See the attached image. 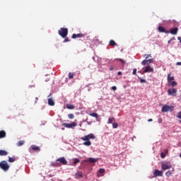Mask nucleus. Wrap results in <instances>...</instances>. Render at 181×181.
Segmentation results:
<instances>
[{
	"instance_id": "nucleus-36",
	"label": "nucleus",
	"mask_w": 181,
	"mask_h": 181,
	"mask_svg": "<svg viewBox=\"0 0 181 181\" xmlns=\"http://www.w3.org/2000/svg\"><path fill=\"white\" fill-rule=\"evenodd\" d=\"M148 64H149V63H152L153 62V59H146Z\"/></svg>"
},
{
	"instance_id": "nucleus-28",
	"label": "nucleus",
	"mask_w": 181,
	"mask_h": 181,
	"mask_svg": "<svg viewBox=\"0 0 181 181\" xmlns=\"http://www.w3.org/2000/svg\"><path fill=\"white\" fill-rule=\"evenodd\" d=\"M15 160H16V158H12V157L8 158V162L12 163V162H15Z\"/></svg>"
},
{
	"instance_id": "nucleus-27",
	"label": "nucleus",
	"mask_w": 181,
	"mask_h": 181,
	"mask_svg": "<svg viewBox=\"0 0 181 181\" xmlns=\"http://www.w3.org/2000/svg\"><path fill=\"white\" fill-rule=\"evenodd\" d=\"M74 74L70 72V73L69 74V78L70 80H71V78H74Z\"/></svg>"
},
{
	"instance_id": "nucleus-12",
	"label": "nucleus",
	"mask_w": 181,
	"mask_h": 181,
	"mask_svg": "<svg viewBox=\"0 0 181 181\" xmlns=\"http://www.w3.org/2000/svg\"><path fill=\"white\" fill-rule=\"evenodd\" d=\"M178 30H179V28H177V27H175L170 30V33H171V35H177Z\"/></svg>"
},
{
	"instance_id": "nucleus-14",
	"label": "nucleus",
	"mask_w": 181,
	"mask_h": 181,
	"mask_svg": "<svg viewBox=\"0 0 181 181\" xmlns=\"http://www.w3.org/2000/svg\"><path fill=\"white\" fill-rule=\"evenodd\" d=\"M168 82L172 83L175 80V76H172V74H169L167 76Z\"/></svg>"
},
{
	"instance_id": "nucleus-4",
	"label": "nucleus",
	"mask_w": 181,
	"mask_h": 181,
	"mask_svg": "<svg viewBox=\"0 0 181 181\" xmlns=\"http://www.w3.org/2000/svg\"><path fill=\"white\" fill-rule=\"evenodd\" d=\"M0 168L2 169V170H4V172H6L9 170V165H8V163L6 160H3L0 163Z\"/></svg>"
},
{
	"instance_id": "nucleus-1",
	"label": "nucleus",
	"mask_w": 181,
	"mask_h": 181,
	"mask_svg": "<svg viewBox=\"0 0 181 181\" xmlns=\"http://www.w3.org/2000/svg\"><path fill=\"white\" fill-rule=\"evenodd\" d=\"M81 139L82 141H85V142L83 143V145H85V146H90L91 141H90V139H95V136H94V134H89L86 136L81 137Z\"/></svg>"
},
{
	"instance_id": "nucleus-48",
	"label": "nucleus",
	"mask_w": 181,
	"mask_h": 181,
	"mask_svg": "<svg viewBox=\"0 0 181 181\" xmlns=\"http://www.w3.org/2000/svg\"><path fill=\"white\" fill-rule=\"evenodd\" d=\"M117 74H118V76H121V74H122L121 71H119V72L117 73Z\"/></svg>"
},
{
	"instance_id": "nucleus-19",
	"label": "nucleus",
	"mask_w": 181,
	"mask_h": 181,
	"mask_svg": "<svg viewBox=\"0 0 181 181\" xmlns=\"http://www.w3.org/2000/svg\"><path fill=\"white\" fill-rule=\"evenodd\" d=\"M115 122V118L114 117H109L107 124H114Z\"/></svg>"
},
{
	"instance_id": "nucleus-7",
	"label": "nucleus",
	"mask_w": 181,
	"mask_h": 181,
	"mask_svg": "<svg viewBox=\"0 0 181 181\" xmlns=\"http://www.w3.org/2000/svg\"><path fill=\"white\" fill-rule=\"evenodd\" d=\"M173 106H169L167 105H165L163 106L161 111L162 112H168L169 111H173Z\"/></svg>"
},
{
	"instance_id": "nucleus-6",
	"label": "nucleus",
	"mask_w": 181,
	"mask_h": 181,
	"mask_svg": "<svg viewBox=\"0 0 181 181\" xmlns=\"http://www.w3.org/2000/svg\"><path fill=\"white\" fill-rule=\"evenodd\" d=\"M168 95H172L173 97H176L177 95V89L176 88H170L168 90Z\"/></svg>"
},
{
	"instance_id": "nucleus-43",
	"label": "nucleus",
	"mask_w": 181,
	"mask_h": 181,
	"mask_svg": "<svg viewBox=\"0 0 181 181\" xmlns=\"http://www.w3.org/2000/svg\"><path fill=\"white\" fill-rule=\"evenodd\" d=\"M119 62H121V63H122L123 64H125V61H124V59H119Z\"/></svg>"
},
{
	"instance_id": "nucleus-46",
	"label": "nucleus",
	"mask_w": 181,
	"mask_h": 181,
	"mask_svg": "<svg viewBox=\"0 0 181 181\" xmlns=\"http://www.w3.org/2000/svg\"><path fill=\"white\" fill-rule=\"evenodd\" d=\"M38 100H39V98H35V103H37Z\"/></svg>"
},
{
	"instance_id": "nucleus-50",
	"label": "nucleus",
	"mask_w": 181,
	"mask_h": 181,
	"mask_svg": "<svg viewBox=\"0 0 181 181\" xmlns=\"http://www.w3.org/2000/svg\"><path fill=\"white\" fill-rule=\"evenodd\" d=\"M180 124H181V120H180Z\"/></svg>"
},
{
	"instance_id": "nucleus-3",
	"label": "nucleus",
	"mask_w": 181,
	"mask_h": 181,
	"mask_svg": "<svg viewBox=\"0 0 181 181\" xmlns=\"http://www.w3.org/2000/svg\"><path fill=\"white\" fill-rule=\"evenodd\" d=\"M56 163L54 164V166H60L61 165H66L68 163L67 160L64 157H60L56 160Z\"/></svg>"
},
{
	"instance_id": "nucleus-39",
	"label": "nucleus",
	"mask_w": 181,
	"mask_h": 181,
	"mask_svg": "<svg viewBox=\"0 0 181 181\" xmlns=\"http://www.w3.org/2000/svg\"><path fill=\"white\" fill-rule=\"evenodd\" d=\"M67 42H70V40L69 39V37H66L64 40V42L66 43Z\"/></svg>"
},
{
	"instance_id": "nucleus-18",
	"label": "nucleus",
	"mask_w": 181,
	"mask_h": 181,
	"mask_svg": "<svg viewBox=\"0 0 181 181\" xmlns=\"http://www.w3.org/2000/svg\"><path fill=\"white\" fill-rule=\"evenodd\" d=\"M88 115H90V117H93V118H98V114L96 112L88 113Z\"/></svg>"
},
{
	"instance_id": "nucleus-33",
	"label": "nucleus",
	"mask_w": 181,
	"mask_h": 181,
	"mask_svg": "<svg viewBox=\"0 0 181 181\" xmlns=\"http://www.w3.org/2000/svg\"><path fill=\"white\" fill-rule=\"evenodd\" d=\"M79 162H80V159L75 158L74 161V165H77V163H79Z\"/></svg>"
},
{
	"instance_id": "nucleus-24",
	"label": "nucleus",
	"mask_w": 181,
	"mask_h": 181,
	"mask_svg": "<svg viewBox=\"0 0 181 181\" xmlns=\"http://www.w3.org/2000/svg\"><path fill=\"white\" fill-rule=\"evenodd\" d=\"M109 45L110 46H117V42H115V41L114 40H111L110 42H109Z\"/></svg>"
},
{
	"instance_id": "nucleus-34",
	"label": "nucleus",
	"mask_w": 181,
	"mask_h": 181,
	"mask_svg": "<svg viewBox=\"0 0 181 181\" xmlns=\"http://www.w3.org/2000/svg\"><path fill=\"white\" fill-rule=\"evenodd\" d=\"M105 173V170L103 169V168H100L99 170V173H100V175H103V173Z\"/></svg>"
},
{
	"instance_id": "nucleus-11",
	"label": "nucleus",
	"mask_w": 181,
	"mask_h": 181,
	"mask_svg": "<svg viewBox=\"0 0 181 181\" xmlns=\"http://www.w3.org/2000/svg\"><path fill=\"white\" fill-rule=\"evenodd\" d=\"M144 73H153V68L151 67V66H146Z\"/></svg>"
},
{
	"instance_id": "nucleus-26",
	"label": "nucleus",
	"mask_w": 181,
	"mask_h": 181,
	"mask_svg": "<svg viewBox=\"0 0 181 181\" xmlns=\"http://www.w3.org/2000/svg\"><path fill=\"white\" fill-rule=\"evenodd\" d=\"M112 128L114 129L118 128V123H117L116 122H115L114 123H112Z\"/></svg>"
},
{
	"instance_id": "nucleus-15",
	"label": "nucleus",
	"mask_w": 181,
	"mask_h": 181,
	"mask_svg": "<svg viewBox=\"0 0 181 181\" xmlns=\"http://www.w3.org/2000/svg\"><path fill=\"white\" fill-rule=\"evenodd\" d=\"M158 31L160 32L161 33H169V31H166V30L162 27V26H158Z\"/></svg>"
},
{
	"instance_id": "nucleus-32",
	"label": "nucleus",
	"mask_w": 181,
	"mask_h": 181,
	"mask_svg": "<svg viewBox=\"0 0 181 181\" xmlns=\"http://www.w3.org/2000/svg\"><path fill=\"white\" fill-rule=\"evenodd\" d=\"M141 64L142 66H146V64H148V61L146 59H144V61H142Z\"/></svg>"
},
{
	"instance_id": "nucleus-45",
	"label": "nucleus",
	"mask_w": 181,
	"mask_h": 181,
	"mask_svg": "<svg viewBox=\"0 0 181 181\" xmlns=\"http://www.w3.org/2000/svg\"><path fill=\"white\" fill-rule=\"evenodd\" d=\"M153 121V119H148V122H152Z\"/></svg>"
},
{
	"instance_id": "nucleus-40",
	"label": "nucleus",
	"mask_w": 181,
	"mask_h": 181,
	"mask_svg": "<svg viewBox=\"0 0 181 181\" xmlns=\"http://www.w3.org/2000/svg\"><path fill=\"white\" fill-rule=\"evenodd\" d=\"M132 74H134V76H136V69H133Z\"/></svg>"
},
{
	"instance_id": "nucleus-16",
	"label": "nucleus",
	"mask_w": 181,
	"mask_h": 181,
	"mask_svg": "<svg viewBox=\"0 0 181 181\" xmlns=\"http://www.w3.org/2000/svg\"><path fill=\"white\" fill-rule=\"evenodd\" d=\"M76 179H80V177H83V173L81 171H78L75 174Z\"/></svg>"
},
{
	"instance_id": "nucleus-51",
	"label": "nucleus",
	"mask_w": 181,
	"mask_h": 181,
	"mask_svg": "<svg viewBox=\"0 0 181 181\" xmlns=\"http://www.w3.org/2000/svg\"><path fill=\"white\" fill-rule=\"evenodd\" d=\"M51 95H48V97H49Z\"/></svg>"
},
{
	"instance_id": "nucleus-29",
	"label": "nucleus",
	"mask_w": 181,
	"mask_h": 181,
	"mask_svg": "<svg viewBox=\"0 0 181 181\" xmlns=\"http://www.w3.org/2000/svg\"><path fill=\"white\" fill-rule=\"evenodd\" d=\"M172 175V172H170V170H168L165 173V176H167L168 177H169V176Z\"/></svg>"
},
{
	"instance_id": "nucleus-23",
	"label": "nucleus",
	"mask_w": 181,
	"mask_h": 181,
	"mask_svg": "<svg viewBox=\"0 0 181 181\" xmlns=\"http://www.w3.org/2000/svg\"><path fill=\"white\" fill-rule=\"evenodd\" d=\"M48 104H49V105H51L52 107H53V105H54V100H53V98L48 99Z\"/></svg>"
},
{
	"instance_id": "nucleus-42",
	"label": "nucleus",
	"mask_w": 181,
	"mask_h": 181,
	"mask_svg": "<svg viewBox=\"0 0 181 181\" xmlns=\"http://www.w3.org/2000/svg\"><path fill=\"white\" fill-rule=\"evenodd\" d=\"M111 89L113 90V91H117V86H112Z\"/></svg>"
},
{
	"instance_id": "nucleus-2",
	"label": "nucleus",
	"mask_w": 181,
	"mask_h": 181,
	"mask_svg": "<svg viewBox=\"0 0 181 181\" xmlns=\"http://www.w3.org/2000/svg\"><path fill=\"white\" fill-rule=\"evenodd\" d=\"M58 35H59L61 37H66L67 35H69V29L67 28H61L58 30Z\"/></svg>"
},
{
	"instance_id": "nucleus-13",
	"label": "nucleus",
	"mask_w": 181,
	"mask_h": 181,
	"mask_svg": "<svg viewBox=\"0 0 181 181\" xmlns=\"http://www.w3.org/2000/svg\"><path fill=\"white\" fill-rule=\"evenodd\" d=\"M76 37H84V34L83 33L73 34L71 36L72 39H76Z\"/></svg>"
},
{
	"instance_id": "nucleus-35",
	"label": "nucleus",
	"mask_w": 181,
	"mask_h": 181,
	"mask_svg": "<svg viewBox=\"0 0 181 181\" xmlns=\"http://www.w3.org/2000/svg\"><path fill=\"white\" fill-rule=\"evenodd\" d=\"M139 79L140 80V83H146V80L142 79L141 77H139Z\"/></svg>"
},
{
	"instance_id": "nucleus-22",
	"label": "nucleus",
	"mask_w": 181,
	"mask_h": 181,
	"mask_svg": "<svg viewBox=\"0 0 181 181\" xmlns=\"http://www.w3.org/2000/svg\"><path fill=\"white\" fill-rule=\"evenodd\" d=\"M98 160V158H88V162L90 163H95Z\"/></svg>"
},
{
	"instance_id": "nucleus-47",
	"label": "nucleus",
	"mask_w": 181,
	"mask_h": 181,
	"mask_svg": "<svg viewBox=\"0 0 181 181\" xmlns=\"http://www.w3.org/2000/svg\"><path fill=\"white\" fill-rule=\"evenodd\" d=\"M170 40H171V42H172L173 40H175V37H173L170 38Z\"/></svg>"
},
{
	"instance_id": "nucleus-21",
	"label": "nucleus",
	"mask_w": 181,
	"mask_h": 181,
	"mask_svg": "<svg viewBox=\"0 0 181 181\" xmlns=\"http://www.w3.org/2000/svg\"><path fill=\"white\" fill-rule=\"evenodd\" d=\"M8 155V152L4 150H0V156H6Z\"/></svg>"
},
{
	"instance_id": "nucleus-52",
	"label": "nucleus",
	"mask_w": 181,
	"mask_h": 181,
	"mask_svg": "<svg viewBox=\"0 0 181 181\" xmlns=\"http://www.w3.org/2000/svg\"><path fill=\"white\" fill-rule=\"evenodd\" d=\"M62 129H64V128H62Z\"/></svg>"
},
{
	"instance_id": "nucleus-25",
	"label": "nucleus",
	"mask_w": 181,
	"mask_h": 181,
	"mask_svg": "<svg viewBox=\"0 0 181 181\" xmlns=\"http://www.w3.org/2000/svg\"><path fill=\"white\" fill-rule=\"evenodd\" d=\"M23 144H25V141L23 140H20L18 144H17V146H22V145H23Z\"/></svg>"
},
{
	"instance_id": "nucleus-17",
	"label": "nucleus",
	"mask_w": 181,
	"mask_h": 181,
	"mask_svg": "<svg viewBox=\"0 0 181 181\" xmlns=\"http://www.w3.org/2000/svg\"><path fill=\"white\" fill-rule=\"evenodd\" d=\"M6 136V132L4 130L0 131V139H2V138H5Z\"/></svg>"
},
{
	"instance_id": "nucleus-44",
	"label": "nucleus",
	"mask_w": 181,
	"mask_h": 181,
	"mask_svg": "<svg viewBox=\"0 0 181 181\" xmlns=\"http://www.w3.org/2000/svg\"><path fill=\"white\" fill-rule=\"evenodd\" d=\"M176 65H177V66H181V62H177V63H176Z\"/></svg>"
},
{
	"instance_id": "nucleus-30",
	"label": "nucleus",
	"mask_w": 181,
	"mask_h": 181,
	"mask_svg": "<svg viewBox=\"0 0 181 181\" xmlns=\"http://www.w3.org/2000/svg\"><path fill=\"white\" fill-rule=\"evenodd\" d=\"M171 86L172 87H176V86H177V82L173 81V82H171Z\"/></svg>"
},
{
	"instance_id": "nucleus-5",
	"label": "nucleus",
	"mask_w": 181,
	"mask_h": 181,
	"mask_svg": "<svg viewBox=\"0 0 181 181\" xmlns=\"http://www.w3.org/2000/svg\"><path fill=\"white\" fill-rule=\"evenodd\" d=\"M28 151H29V152H30V153H33V152H40V147L35 146V145H32L29 148Z\"/></svg>"
},
{
	"instance_id": "nucleus-20",
	"label": "nucleus",
	"mask_w": 181,
	"mask_h": 181,
	"mask_svg": "<svg viewBox=\"0 0 181 181\" xmlns=\"http://www.w3.org/2000/svg\"><path fill=\"white\" fill-rule=\"evenodd\" d=\"M66 108L68 110H74V108H76V106L74 105L67 104L66 105Z\"/></svg>"
},
{
	"instance_id": "nucleus-41",
	"label": "nucleus",
	"mask_w": 181,
	"mask_h": 181,
	"mask_svg": "<svg viewBox=\"0 0 181 181\" xmlns=\"http://www.w3.org/2000/svg\"><path fill=\"white\" fill-rule=\"evenodd\" d=\"M144 57H146V59H148V57H151V54H144Z\"/></svg>"
},
{
	"instance_id": "nucleus-38",
	"label": "nucleus",
	"mask_w": 181,
	"mask_h": 181,
	"mask_svg": "<svg viewBox=\"0 0 181 181\" xmlns=\"http://www.w3.org/2000/svg\"><path fill=\"white\" fill-rule=\"evenodd\" d=\"M165 156H166V155L164 154V153H160V158H162V159H163Z\"/></svg>"
},
{
	"instance_id": "nucleus-37",
	"label": "nucleus",
	"mask_w": 181,
	"mask_h": 181,
	"mask_svg": "<svg viewBox=\"0 0 181 181\" xmlns=\"http://www.w3.org/2000/svg\"><path fill=\"white\" fill-rule=\"evenodd\" d=\"M177 118H179V119H181V111L177 113Z\"/></svg>"
},
{
	"instance_id": "nucleus-10",
	"label": "nucleus",
	"mask_w": 181,
	"mask_h": 181,
	"mask_svg": "<svg viewBox=\"0 0 181 181\" xmlns=\"http://www.w3.org/2000/svg\"><path fill=\"white\" fill-rule=\"evenodd\" d=\"M153 175V177H158V176H163V172L159 170H155Z\"/></svg>"
},
{
	"instance_id": "nucleus-8",
	"label": "nucleus",
	"mask_w": 181,
	"mask_h": 181,
	"mask_svg": "<svg viewBox=\"0 0 181 181\" xmlns=\"http://www.w3.org/2000/svg\"><path fill=\"white\" fill-rule=\"evenodd\" d=\"M63 127H65V128H76V127H77V124L76 122H72L71 124H68V123H63L62 124Z\"/></svg>"
},
{
	"instance_id": "nucleus-9",
	"label": "nucleus",
	"mask_w": 181,
	"mask_h": 181,
	"mask_svg": "<svg viewBox=\"0 0 181 181\" xmlns=\"http://www.w3.org/2000/svg\"><path fill=\"white\" fill-rule=\"evenodd\" d=\"M161 168L163 170H168V169H170V168H172V165H170V162H167L165 163H162Z\"/></svg>"
},
{
	"instance_id": "nucleus-49",
	"label": "nucleus",
	"mask_w": 181,
	"mask_h": 181,
	"mask_svg": "<svg viewBox=\"0 0 181 181\" xmlns=\"http://www.w3.org/2000/svg\"><path fill=\"white\" fill-rule=\"evenodd\" d=\"M171 42H172V40H168V44H170Z\"/></svg>"
},
{
	"instance_id": "nucleus-31",
	"label": "nucleus",
	"mask_w": 181,
	"mask_h": 181,
	"mask_svg": "<svg viewBox=\"0 0 181 181\" xmlns=\"http://www.w3.org/2000/svg\"><path fill=\"white\" fill-rule=\"evenodd\" d=\"M68 117L69 118V119H74V115L71 114V113L69 114Z\"/></svg>"
}]
</instances>
